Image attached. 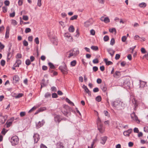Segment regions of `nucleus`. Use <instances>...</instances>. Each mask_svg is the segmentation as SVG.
Segmentation results:
<instances>
[{
  "label": "nucleus",
  "mask_w": 148,
  "mask_h": 148,
  "mask_svg": "<svg viewBox=\"0 0 148 148\" xmlns=\"http://www.w3.org/2000/svg\"><path fill=\"white\" fill-rule=\"evenodd\" d=\"M112 104L114 108L118 110H122L123 108L124 104L123 102L119 100H116L112 102Z\"/></svg>",
  "instance_id": "obj_1"
},
{
  "label": "nucleus",
  "mask_w": 148,
  "mask_h": 148,
  "mask_svg": "<svg viewBox=\"0 0 148 148\" xmlns=\"http://www.w3.org/2000/svg\"><path fill=\"white\" fill-rule=\"evenodd\" d=\"M97 124L98 130L100 133H103L105 131V128L103 126V124L101 123V121L99 117L97 119Z\"/></svg>",
  "instance_id": "obj_2"
},
{
  "label": "nucleus",
  "mask_w": 148,
  "mask_h": 148,
  "mask_svg": "<svg viewBox=\"0 0 148 148\" xmlns=\"http://www.w3.org/2000/svg\"><path fill=\"white\" fill-rule=\"evenodd\" d=\"M54 120L56 123L59 124L61 121H66V118H62L60 115L56 114L54 116Z\"/></svg>",
  "instance_id": "obj_3"
},
{
  "label": "nucleus",
  "mask_w": 148,
  "mask_h": 148,
  "mask_svg": "<svg viewBox=\"0 0 148 148\" xmlns=\"http://www.w3.org/2000/svg\"><path fill=\"white\" fill-rule=\"evenodd\" d=\"M59 69L63 74L66 75L68 73L69 70L65 63H64V65L63 66H60Z\"/></svg>",
  "instance_id": "obj_4"
},
{
  "label": "nucleus",
  "mask_w": 148,
  "mask_h": 148,
  "mask_svg": "<svg viewBox=\"0 0 148 148\" xmlns=\"http://www.w3.org/2000/svg\"><path fill=\"white\" fill-rule=\"evenodd\" d=\"M69 109V106L66 105H64L63 108L61 109V112L64 115L67 117H68L67 114H68V110Z\"/></svg>",
  "instance_id": "obj_5"
},
{
  "label": "nucleus",
  "mask_w": 148,
  "mask_h": 148,
  "mask_svg": "<svg viewBox=\"0 0 148 148\" xmlns=\"http://www.w3.org/2000/svg\"><path fill=\"white\" fill-rule=\"evenodd\" d=\"M18 137L16 136H13L11 140V142L13 145H15L18 144Z\"/></svg>",
  "instance_id": "obj_6"
},
{
  "label": "nucleus",
  "mask_w": 148,
  "mask_h": 148,
  "mask_svg": "<svg viewBox=\"0 0 148 148\" xmlns=\"http://www.w3.org/2000/svg\"><path fill=\"white\" fill-rule=\"evenodd\" d=\"M131 116L133 121L137 122L138 123V122L139 123L140 121L138 119L137 116L136 115L135 113L134 112H133L131 114Z\"/></svg>",
  "instance_id": "obj_7"
},
{
  "label": "nucleus",
  "mask_w": 148,
  "mask_h": 148,
  "mask_svg": "<svg viewBox=\"0 0 148 148\" xmlns=\"http://www.w3.org/2000/svg\"><path fill=\"white\" fill-rule=\"evenodd\" d=\"M2 118L0 119V124H4L5 122L8 118V116L5 115L3 116H2Z\"/></svg>",
  "instance_id": "obj_8"
},
{
  "label": "nucleus",
  "mask_w": 148,
  "mask_h": 148,
  "mask_svg": "<svg viewBox=\"0 0 148 148\" xmlns=\"http://www.w3.org/2000/svg\"><path fill=\"white\" fill-rule=\"evenodd\" d=\"M100 20L106 23H108L110 22V19L108 17H104V16H102Z\"/></svg>",
  "instance_id": "obj_9"
},
{
  "label": "nucleus",
  "mask_w": 148,
  "mask_h": 148,
  "mask_svg": "<svg viewBox=\"0 0 148 148\" xmlns=\"http://www.w3.org/2000/svg\"><path fill=\"white\" fill-rule=\"evenodd\" d=\"M70 52H72L74 56H76L79 53L78 49L77 48H75L73 49H71L70 51Z\"/></svg>",
  "instance_id": "obj_10"
},
{
  "label": "nucleus",
  "mask_w": 148,
  "mask_h": 148,
  "mask_svg": "<svg viewBox=\"0 0 148 148\" xmlns=\"http://www.w3.org/2000/svg\"><path fill=\"white\" fill-rule=\"evenodd\" d=\"M132 132V129H130L126 131H124L123 132V134L125 136H129L130 134H131Z\"/></svg>",
  "instance_id": "obj_11"
},
{
  "label": "nucleus",
  "mask_w": 148,
  "mask_h": 148,
  "mask_svg": "<svg viewBox=\"0 0 148 148\" xmlns=\"http://www.w3.org/2000/svg\"><path fill=\"white\" fill-rule=\"evenodd\" d=\"M34 143H36L40 139L39 138V135L37 134H34L33 136Z\"/></svg>",
  "instance_id": "obj_12"
},
{
  "label": "nucleus",
  "mask_w": 148,
  "mask_h": 148,
  "mask_svg": "<svg viewBox=\"0 0 148 148\" xmlns=\"http://www.w3.org/2000/svg\"><path fill=\"white\" fill-rule=\"evenodd\" d=\"M21 64V61L19 59H17L15 63L14 64V66L15 67H18L20 64Z\"/></svg>",
  "instance_id": "obj_13"
},
{
  "label": "nucleus",
  "mask_w": 148,
  "mask_h": 148,
  "mask_svg": "<svg viewBox=\"0 0 148 148\" xmlns=\"http://www.w3.org/2000/svg\"><path fill=\"white\" fill-rule=\"evenodd\" d=\"M44 123L45 122L43 120L41 121H39L38 123L36 124V126L37 128H39L43 126Z\"/></svg>",
  "instance_id": "obj_14"
},
{
  "label": "nucleus",
  "mask_w": 148,
  "mask_h": 148,
  "mask_svg": "<svg viewBox=\"0 0 148 148\" xmlns=\"http://www.w3.org/2000/svg\"><path fill=\"white\" fill-rule=\"evenodd\" d=\"M107 50L112 57L113 56L115 52V51H114L111 48L107 49Z\"/></svg>",
  "instance_id": "obj_15"
},
{
  "label": "nucleus",
  "mask_w": 148,
  "mask_h": 148,
  "mask_svg": "<svg viewBox=\"0 0 148 148\" xmlns=\"http://www.w3.org/2000/svg\"><path fill=\"white\" fill-rule=\"evenodd\" d=\"M101 88L102 91L103 92H106L107 90V87L105 83H103L101 86Z\"/></svg>",
  "instance_id": "obj_16"
},
{
  "label": "nucleus",
  "mask_w": 148,
  "mask_h": 148,
  "mask_svg": "<svg viewBox=\"0 0 148 148\" xmlns=\"http://www.w3.org/2000/svg\"><path fill=\"white\" fill-rule=\"evenodd\" d=\"M56 148H64V147L63 144L60 142L57 143Z\"/></svg>",
  "instance_id": "obj_17"
},
{
  "label": "nucleus",
  "mask_w": 148,
  "mask_h": 148,
  "mask_svg": "<svg viewBox=\"0 0 148 148\" xmlns=\"http://www.w3.org/2000/svg\"><path fill=\"white\" fill-rule=\"evenodd\" d=\"M64 36L65 37H66L67 38H71L70 40L67 39L68 41L69 42H72L73 41V39L72 37L71 36L70 34H69V33L65 34L64 35Z\"/></svg>",
  "instance_id": "obj_18"
},
{
  "label": "nucleus",
  "mask_w": 148,
  "mask_h": 148,
  "mask_svg": "<svg viewBox=\"0 0 148 148\" xmlns=\"http://www.w3.org/2000/svg\"><path fill=\"white\" fill-rule=\"evenodd\" d=\"M101 143L104 145L105 143H106L107 140V137L106 136H104L101 138Z\"/></svg>",
  "instance_id": "obj_19"
},
{
  "label": "nucleus",
  "mask_w": 148,
  "mask_h": 148,
  "mask_svg": "<svg viewBox=\"0 0 148 148\" xmlns=\"http://www.w3.org/2000/svg\"><path fill=\"white\" fill-rule=\"evenodd\" d=\"M140 84L139 85V88H143L146 84V82H144L140 80Z\"/></svg>",
  "instance_id": "obj_20"
},
{
  "label": "nucleus",
  "mask_w": 148,
  "mask_h": 148,
  "mask_svg": "<svg viewBox=\"0 0 148 148\" xmlns=\"http://www.w3.org/2000/svg\"><path fill=\"white\" fill-rule=\"evenodd\" d=\"M104 61L106 63V64L107 65H111L113 64L112 62L110 61H108V59L105 58L104 59Z\"/></svg>",
  "instance_id": "obj_21"
},
{
  "label": "nucleus",
  "mask_w": 148,
  "mask_h": 148,
  "mask_svg": "<svg viewBox=\"0 0 148 148\" xmlns=\"http://www.w3.org/2000/svg\"><path fill=\"white\" fill-rule=\"evenodd\" d=\"M91 23L89 21H87L84 23V26L85 27H88L91 25Z\"/></svg>",
  "instance_id": "obj_22"
},
{
  "label": "nucleus",
  "mask_w": 148,
  "mask_h": 148,
  "mask_svg": "<svg viewBox=\"0 0 148 148\" xmlns=\"http://www.w3.org/2000/svg\"><path fill=\"white\" fill-rule=\"evenodd\" d=\"M13 80H15V82H18L19 80V78L17 75H15L13 77Z\"/></svg>",
  "instance_id": "obj_23"
},
{
  "label": "nucleus",
  "mask_w": 148,
  "mask_h": 148,
  "mask_svg": "<svg viewBox=\"0 0 148 148\" xmlns=\"http://www.w3.org/2000/svg\"><path fill=\"white\" fill-rule=\"evenodd\" d=\"M120 72L119 71H116L115 72L114 74L113 75L114 77L118 78L120 75Z\"/></svg>",
  "instance_id": "obj_24"
},
{
  "label": "nucleus",
  "mask_w": 148,
  "mask_h": 148,
  "mask_svg": "<svg viewBox=\"0 0 148 148\" xmlns=\"http://www.w3.org/2000/svg\"><path fill=\"white\" fill-rule=\"evenodd\" d=\"M46 109V108L45 107L41 108L40 109H38V110L37 111V112L35 114H37L38 113L40 112L43 111L44 110H45Z\"/></svg>",
  "instance_id": "obj_25"
},
{
  "label": "nucleus",
  "mask_w": 148,
  "mask_h": 148,
  "mask_svg": "<svg viewBox=\"0 0 148 148\" xmlns=\"http://www.w3.org/2000/svg\"><path fill=\"white\" fill-rule=\"evenodd\" d=\"M147 6V4L144 3L143 2L139 4V6L140 8H145Z\"/></svg>",
  "instance_id": "obj_26"
},
{
  "label": "nucleus",
  "mask_w": 148,
  "mask_h": 148,
  "mask_svg": "<svg viewBox=\"0 0 148 148\" xmlns=\"http://www.w3.org/2000/svg\"><path fill=\"white\" fill-rule=\"evenodd\" d=\"M74 28L72 25L69 28V31L70 32H73L74 31Z\"/></svg>",
  "instance_id": "obj_27"
},
{
  "label": "nucleus",
  "mask_w": 148,
  "mask_h": 148,
  "mask_svg": "<svg viewBox=\"0 0 148 148\" xmlns=\"http://www.w3.org/2000/svg\"><path fill=\"white\" fill-rule=\"evenodd\" d=\"M66 101L68 103L71 104V105L74 106V104L68 98H66Z\"/></svg>",
  "instance_id": "obj_28"
},
{
  "label": "nucleus",
  "mask_w": 148,
  "mask_h": 148,
  "mask_svg": "<svg viewBox=\"0 0 148 148\" xmlns=\"http://www.w3.org/2000/svg\"><path fill=\"white\" fill-rule=\"evenodd\" d=\"M49 66H50V68L51 69H55V67L53 64L51 62H49L48 63Z\"/></svg>",
  "instance_id": "obj_29"
},
{
  "label": "nucleus",
  "mask_w": 148,
  "mask_h": 148,
  "mask_svg": "<svg viewBox=\"0 0 148 148\" xmlns=\"http://www.w3.org/2000/svg\"><path fill=\"white\" fill-rule=\"evenodd\" d=\"M78 16L77 15H75L72 16L70 18L71 20H73L75 19H76L77 18Z\"/></svg>",
  "instance_id": "obj_30"
},
{
  "label": "nucleus",
  "mask_w": 148,
  "mask_h": 148,
  "mask_svg": "<svg viewBox=\"0 0 148 148\" xmlns=\"http://www.w3.org/2000/svg\"><path fill=\"white\" fill-rule=\"evenodd\" d=\"M76 64V61L75 60H74L72 61L71 63V65L72 66H75Z\"/></svg>",
  "instance_id": "obj_31"
},
{
  "label": "nucleus",
  "mask_w": 148,
  "mask_h": 148,
  "mask_svg": "<svg viewBox=\"0 0 148 148\" xmlns=\"http://www.w3.org/2000/svg\"><path fill=\"white\" fill-rule=\"evenodd\" d=\"M3 12L5 13L8 10V8L6 6H3L2 8Z\"/></svg>",
  "instance_id": "obj_32"
},
{
  "label": "nucleus",
  "mask_w": 148,
  "mask_h": 148,
  "mask_svg": "<svg viewBox=\"0 0 148 148\" xmlns=\"http://www.w3.org/2000/svg\"><path fill=\"white\" fill-rule=\"evenodd\" d=\"M109 37L107 35H106L103 37L104 40L105 41H107L109 40Z\"/></svg>",
  "instance_id": "obj_33"
},
{
  "label": "nucleus",
  "mask_w": 148,
  "mask_h": 148,
  "mask_svg": "<svg viewBox=\"0 0 148 148\" xmlns=\"http://www.w3.org/2000/svg\"><path fill=\"white\" fill-rule=\"evenodd\" d=\"M22 57V55L20 53H18L16 56V59L21 58Z\"/></svg>",
  "instance_id": "obj_34"
},
{
  "label": "nucleus",
  "mask_w": 148,
  "mask_h": 148,
  "mask_svg": "<svg viewBox=\"0 0 148 148\" xmlns=\"http://www.w3.org/2000/svg\"><path fill=\"white\" fill-rule=\"evenodd\" d=\"M91 49L95 51L97 50L98 49V48L97 46H92L91 47Z\"/></svg>",
  "instance_id": "obj_35"
},
{
  "label": "nucleus",
  "mask_w": 148,
  "mask_h": 148,
  "mask_svg": "<svg viewBox=\"0 0 148 148\" xmlns=\"http://www.w3.org/2000/svg\"><path fill=\"white\" fill-rule=\"evenodd\" d=\"M115 40L114 38H112L110 41V44L112 45H113L115 43Z\"/></svg>",
  "instance_id": "obj_36"
},
{
  "label": "nucleus",
  "mask_w": 148,
  "mask_h": 148,
  "mask_svg": "<svg viewBox=\"0 0 148 148\" xmlns=\"http://www.w3.org/2000/svg\"><path fill=\"white\" fill-rule=\"evenodd\" d=\"M82 88L84 89L85 91L86 92L89 90L87 88V86H85L84 85L83 86Z\"/></svg>",
  "instance_id": "obj_37"
},
{
  "label": "nucleus",
  "mask_w": 148,
  "mask_h": 148,
  "mask_svg": "<svg viewBox=\"0 0 148 148\" xmlns=\"http://www.w3.org/2000/svg\"><path fill=\"white\" fill-rule=\"evenodd\" d=\"M25 63L27 65H29L31 63V62L30 61L29 59H27L25 61Z\"/></svg>",
  "instance_id": "obj_38"
},
{
  "label": "nucleus",
  "mask_w": 148,
  "mask_h": 148,
  "mask_svg": "<svg viewBox=\"0 0 148 148\" xmlns=\"http://www.w3.org/2000/svg\"><path fill=\"white\" fill-rule=\"evenodd\" d=\"M101 99V97L100 96H98L96 98V100L98 102H100Z\"/></svg>",
  "instance_id": "obj_39"
},
{
  "label": "nucleus",
  "mask_w": 148,
  "mask_h": 148,
  "mask_svg": "<svg viewBox=\"0 0 148 148\" xmlns=\"http://www.w3.org/2000/svg\"><path fill=\"white\" fill-rule=\"evenodd\" d=\"M31 31V29L29 28H26L25 30V33H28L30 32Z\"/></svg>",
  "instance_id": "obj_40"
},
{
  "label": "nucleus",
  "mask_w": 148,
  "mask_h": 148,
  "mask_svg": "<svg viewBox=\"0 0 148 148\" xmlns=\"http://www.w3.org/2000/svg\"><path fill=\"white\" fill-rule=\"evenodd\" d=\"M12 24L14 25H16L17 24V22L15 20H12Z\"/></svg>",
  "instance_id": "obj_41"
},
{
  "label": "nucleus",
  "mask_w": 148,
  "mask_h": 148,
  "mask_svg": "<svg viewBox=\"0 0 148 148\" xmlns=\"http://www.w3.org/2000/svg\"><path fill=\"white\" fill-rule=\"evenodd\" d=\"M127 39V38L126 36H123L122 37L121 40L123 42H124L126 41Z\"/></svg>",
  "instance_id": "obj_42"
},
{
  "label": "nucleus",
  "mask_w": 148,
  "mask_h": 148,
  "mask_svg": "<svg viewBox=\"0 0 148 148\" xmlns=\"http://www.w3.org/2000/svg\"><path fill=\"white\" fill-rule=\"evenodd\" d=\"M90 34L92 35H95V32L93 29H92L90 31Z\"/></svg>",
  "instance_id": "obj_43"
},
{
  "label": "nucleus",
  "mask_w": 148,
  "mask_h": 148,
  "mask_svg": "<svg viewBox=\"0 0 148 148\" xmlns=\"http://www.w3.org/2000/svg\"><path fill=\"white\" fill-rule=\"evenodd\" d=\"M23 45L25 46H27L28 45V43L25 40L23 41Z\"/></svg>",
  "instance_id": "obj_44"
},
{
  "label": "nucleus",
  "mask_w": 148,
  "mask_h": 148,
  "mask_svg": "<svg viewBox=\"0 0 148 148\" xmlns=\"http://www.w3.org/2000/svg\"><path fill=\"white\" fill-rule=\"evenodd\" d=\"M45 97L46 98H48L49 97H50L51 96V94L49 92H47L45 94Z\"/></svg>",
  "instance_id": "obj_45"
},
{
  "label": "nucleus",
  "mask_w": 148,
  "mask_h": 148,
  "mask_svg": "<svg viewBox=\"0 0 148 148\" xmlns=\"http://www.w3.org/2000/svg\"><path fill=\"white\" fill-rule=\"evenodd\" d=\"M23 18L24 20L26 21L28 20L29 18L27 16L24 15L23 16Z\"/></svg>",
  "instance_id": "obj_46"
},
{
  "label": "nucleus",
  "mask_w": 148,
  "mask_h": 148,
  "mask_svg": "<svg viewBox=\"0 0 148 148\" xmlns=\"http://www.w3.org/2000/svg\"><path fill=\"white\" fill-rule=\"evenodd\" d=\"M109 32L111 33H113L114 32H116V30L115 28H112V29H109Z\"/></svg>",
  "instance_id": "obj_47"
},
{
  "label": "nucleus",
  "mask_w": 148,
  "mask_h": 148,
  "mask_svg": "<svg viewBox=\"0 0 148 148\" xmlns=\"http://www.w3.org/2000/svg\"><path fill=\"white\" fill-rule=\"evenodd\" d=\"M59 24L61 25L63 27H64L65 26V24L64 22H62V21H60L59 22Z\"/></svg>",
  "instance_id": "obj_48"
},
{
  "label": "nucleus",
  "mask_w": 148,
  "mask_h": 148,
  "mask_svg": "<svg viewBox=\"0 0 148 148\" xmlns=\"http://www.w3.org/2000/svg\"><path fill=\"white\" fill-rule=\"evenodd\" d=\"M34 41L36 44H39V39L38 37H36L34 40Z\"/></svg>",
  "instance_id": "obj_49"
},
{
  "label": "nucleus",
  "mask_w": 148,
  "mask_h": 148,
  "mask_svg": "<svg viewBox=\"0 0 148 148\" xmlns=\"http://www.w3.org/2000/svg\"><path fill=\"white\" fill-rule=\"evenodd\" d=\"M92 62L94 64H97L99 63V61L96 58L93 60Z\"/></svg>",
  "instance_id": "obj_50"
},
{
  "label": "nucleus",
  "mask_w": 148,
  "mask_h": 148,
  "mask_svg": "<svg viewBox=\"0 0 148 148\" xmlns=\"http://www.w3.org/2000/svg\"><path fill=\"white\" fill-rule=\"evenodd\" d=\"M25 112H22L20 113V116L21 117H22L24 116L25 115Z\"/></svg>",
  "instance_id": "obj_51"
},
{
  "label": "nucleus",
  "mask_w": 148,
  "mask_h": 148,
  "mask_svg": "<svg viewBox=\"0 0 148 148\" xmlns=\"http://www.w3.org/2000/svg\"><path fill=\"white\" fill-rule=\"evenodd\" d=\"M23 95V94L22 93H19L17 96H16V98H19L21 97Z\"/></svg>",
  "instance_id": "obj_52"
},
{
  "label": "nucleus",
  "mask_w": 148,
  "mask_h": 148,
  "mask_svg": "<svg viewBox=\"0 0 148 148\" xmlns=\"http://www.w3.org/2000/svg\"><path fill=\"white\" fill-rule=\"evenodd\" d=\"M33 37L32 36H30L28 37V41L32 42L33 40Z\"/></svg>",
  "instance_id": "obj_53"
},
{
  "label": "nucleus",
  "mask_w": 148,
  "mask_h": 148,
  "mask_svg": "<svg viewBox=\"0 0 148 148\" xmlns=\"http://www.w3.org/2000/svg\"><path fill=\"white\" fill-rule=\"evenodd\" d=\"M42 0H38L37 5L39 7H40L41 5V1Z\"/></svg>",
  "instance_id": "obj_54"
},
{
  "label": "nucleus",
  "mask_w": 148,
  "mask_h": 148,
  "mask_svg": "<svg viewBox=\"0 0 148 148\" xmlns=\"http://www.w3.org/2000/svg\"><path fill=\"white\" fill-rule=\"evenodd\" d=\"M5 64V61L4 60H2L1 62V64L2 66H4Z\"/></svg>",
  "instance_id": "obj_55"
},
{
  "label": "nucleus",
  "mask_w": 148,
  "mask_h": 148,
  "mask_svg": "<svg viewBox=\"0 0 148 148\" xmlns=\"http://www.w3.org/2000/svg\"><path fill=\"white\" fill-rule=\"evenodd\" d=\"M4 4L6 6H8L10 4V2L8 0H6L4 1Z\"/></svg>",
  "instance_id": "obj_56"
},
{
  "label": "nucleus",
  "mask_w": 148,
  "mask_h": 148,
  "mask_svg": "<svg viewBox=\"0 0 148 148\" xmlns=\"http://www.w3.org/2000/svg\"><path fill=\"white\" fill-rule=\"evenodd\" d=\"M120 56L119 54H117L116 55L115 59L116 60H118L120 58Z\"/></svg>",
  "instance_id": "obj_57"
},
{
  "label": "nucleus",
  "mask_w": 148,
  "mask_h": 148,
  "mask_svg": "<svg viewBox=\"0 0 148 148\" xmlns=\"http://www.w3.org/2000/svg\"><path fill=\"white\" fill-rule=\"evenodd\" d=\"M141 51L143 53H145L146 52V50L144 48H141Z\"/></svg>",
  "instance_id": "obj_58"
},
{
  "label": "nucleus",
  "mask_w": 148,
  "mask_h": 148,
  "mask_svg": "<svg viewBox=\"0 0 148 148\" xmlns=\"http://www.w3.org/2000/svg\"><path fill=\"white\" fill-rule=\"evenodd\" d=\"M12 123L11 122H9L8 123L7 122L6 123V124L7 125V127H9L10 126V125L12 124Z\"/></svg>",
  "instance_id": "obj_59"
},
{
  "label": "nucleus",
  "mask_w": 148,
  "mask_h": 148,
  "mask_svg": "<svg viewBox=\"0 0 148 148\" xmlns=\"http://www.w3.org/2000/svg\"><path fill=\"white\" fill-rule=\"evenodd\" d=\"M58 95L56 93H53L52 94V97L53 98H56L57 97Z\"/></svg>",
  "instance_id": "obj_60"
},
{
  "label": "nucleus",
  "mask_w": 148,
  "mask_h": 148,
  "mask_svg": "<svg viewBox=\"0 0 148 148\" xmlns=\"http://www.w3.org/2000/svg\"><path fill=\"white\" fill-rule=\"evenodd\" d=\"M98 68L97 66H95L93 67V70L95 72H96L97 71Z\"/></svg>",
  "instance_id": "obj_61"
},
{
  "label": "nucleus",
  "mask_w": 148,
  "mask_h": 148,
  "mask_svg": "<svg viewBox=\"0 0 148 148\" xmlns=\"http://www.w3.org/2000/svg\"><path fill=\"white\" fill-rule=\"evenodd\" d=\"M51 90L53 92H56L57 89L56 87L53 86L51 88Z\"/></svg>",
  "instance_id": "obj_62"
},
{
  "label": "nucleus",
  "mask_w": 148,
  "mask_h": 148,
  "mask_svg": "<svg viewBox=\"0 0 148 148\" xmlns=\"http://www.w3.org/2000/svg\"><path fill=\"white\" fill-rule=\"evenodd\" d=\"M134 132L135 133H138L139 132V130L137 128L135 127L134 129Z\"/></svg>",
  "instance_id": "obj_63"
},
{
  "label": "nucleus",
  "mask_w": 148,
  "mask_h": 148,
  "mask_svg": "<svg viewBox=\"0 0 148 148\" xmlns=\"http://www.w3.org/2000/svg\"><path fill=\"white\" fill-rule=\"evenodd\" d=\"M144 130L145 132H148V127H144Z\"/></svg>",
  "instance_id": "obj_64"
}]
</instances>
